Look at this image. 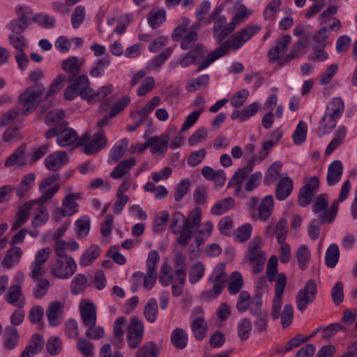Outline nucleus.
Segmentation results:
<instances>
[{
    "label": "nucleus",
    "mask_w": 357,
    "mask_h": 357,
    "mask_svg": "<svg viewBox=\"0 0 357 357\" xmlns=\"http://www.w3.org/2000/svg\"><path fill=\"white\" fill-rule=\"evenodd\" d=\"M203 212L199 206L191 209L185 216L181 211L174 212L171 218L169 229L176 242L186 245L195 238L197 246L203 244L212 235L214 226L211 220L202 222Z\"/></svg>",
    "instance_id": "obj_1"
},
{
    "label": "nucleus",
    "mask_w": 357,
    "mask_h": 357,
    "mask_svg": "<svg viewBox=\"0 0 357 357\" xmlns=\"http://www.w3.org/2000/svg\"><path fill=\"white\" fill-rule=\"evenodd\" d=\"M211 3L208 0L203 1L195 12L197 22L190 25V20L187 17H182L177 22V26L172 32V38L174 40H181V48L188 50L193 46L198 39L197 31L199 29L204 16L211 8Z\"/></svg>",
    "instance_id": "obj_2"
},
{
    "label": "nucleus",
    "mask_w": 357,
    "mask_h": 357,
    "mask_svg": "<svg viewBox=\"0 0 357 357\" xmlns=\"http://www.w3.org/2000/svg\"><path fill=\"white\" fill-rule=\"evenodd\" d=\"M261 29L257 24H249L231 37L229 40L222 43L218 48L209 53L206 59L200 64L198 70L208 68L212 63L225 55L229 50H238L243 45L257 35Z\"/></svg>",
    "instance_id": "obj_3"
},
{
    "label": "nucleus",
    "mask_w": 357,
    "mask_h": 357,
    "mask_svg": "<svg viewBox=\"0 0 357 357\" xmlns=\"http://www.w3.org/2000/svg\"><path fill=\"white\" fill-rule=\"evenodd\" d=\"M44 90L43 84L36 83L21 93L18 102L20 112L22 115H28L36 109L40 103Z\"/></svg>",
    "instance_id": "obj_4"
},
{
    "label": "nucleus",
    "mask_w": 357,
    "mask_h": 357,
    "mask_svg": "<svg viewBox=\"0 0 357 357\" xmlns=\"http://www.w3.org/2000/svg\"><path fill=\"white\" fill-rule=\"evenodd\" d=\"M327 207L328 198L326 195L321 194L315 197L313 202L312 211L318 215L322 223L333 222L337 215L339 208L337 202H333L329 209H328Z\"/></svg>",
    "instance_id": "obj_5"
},
{
    "label": "nucleus",
    "mask_w": 357,
    "mask_h": 357,
    "mask_svg": "<svg viewBox=\"0 0 357 357\" xmlns=\"http://www.w3.org/2000/svg\"><path fill=\"white\" fill-rule=\"evenodd\" d=\"M80 198L79 193H69L62 201V206L56 208L52 212V219L60 222L65 217H70L79 211V204L76 202Z\"/></svg>",
    "instance_id": "obj_6"
},
{
    "label": "nucleus",
    "mask_w": 357,
    "mask_h": 357,
    "mask_svg": "<svg viewBox=\"0 0 357 357\" xmlns=\"http://www.w3.org/2000/svg\"><path fill=\"white\" fill-rule=\"evenodd\" d=\"M292 40L291 36L285 34L280 37L275 42V45L271 47L268 53V58L271 63H278L280 66H283L289 61H286L288 54H286Z\"/></svg>",
    "instance_id": "obj_7"
},
{
    "label": "nucleus",
    "mask_w": 357,
    "mask_h": 357,
    "mask_svg": "<svg viewBox=\"0 0 357 357\" xmlns=\"http://www.w3.org/2000/svg\"><path fill=\"white\" fill-rule=\"evenodd\" d=\"M58 176L53 175L44 178L38 186L40 197L33 200L36 204L43 205L50 201L60 189V185L57 183Z\"/></svg>",
    "instance_id": "obj_8"
},
{
    "label": "nucleus",
    "mask_w": 357,
    "mask_h": 357,
    "mask_svg": "<svg viewBox=\"0 0 357 357\" xmlns=\"http://www.w3.org/2000/svg\"><path fill=\"white\" fill-rule=\"evenodd\" d=\"M317 293L316 282L314 280H309L296 296L298 310L301 312H304L307 309V305L315 300Z\"/></svg>",
    "instance_id": "obj_9"
},
{
    "label": "nucleus",
    "mask_w": 357,
    "mask_h": 357,
    "mask_svg": "<svg viewBox=\"0 0 357 357\" xmlns=\"http://www.w3.org/2000/svg\"><path fill=\"white\" fill-rule=\"evenodd\" d=\"M77 269V264L71 257L58 259L55 264L50 268L51 273L59 279H67L70 278Z\"/></svg>",
    "instance_id": "obj_10"
},
{
    "label": "nucleus",
    "mask_w": 357,
    "mask_h": 357,
    "mask_svg": "<svg viewBox=\"0 0 357 357\" xmlns=\"http://www.w3.org/2000/svg\"><path fill=\"white\" fill-rule=\"evenodd\" d=\"M228 10L233 14V17L229 22V31H233L236 26L243 23L253 14V10L247 7L241 1L234 2Z\"/></svg>",
    "instance_id": "obj_11"
},
{
    "label": "nucleus",
    "mask_w": 357,
    "mask_h": 357,
    "mask_svg": "<svg viewBox=\"0 0 357 357\" xmlns=\"http://www.w3.org/2000/svg\"><path fill=\"white\" fill-rule=\"evenodd\" d=\"M107 140L105 132L99 130L93 136L88 134L82 137V144L84 145V152L87 155H91L98 152L107 145Z\"/></svg>",
    "instance_id": "obj_12"
},
{
    "label": "nucleus",
    "mask_w": 357,
    "mask_h": 357,
    "mask_svg": "<svg viewBox=\"0 0 357 357\" xmlns=\"http://www.w3.org/2000/svg\"><path fill=\"white\" fill-rule=\"evenodd\" d=\"M144 326L142 321L137 317H132L129 323L126 339L130 349H136L142 342Z\"/></svg>",
    "instance_id": "obj_13"
},
{
    "label": "nucleus",
    "mask_w": 357,
    "mask_h": 357,
    "mask_svg": "<svg viewBox=\"0 0 357 357\" xmlns=\"http://www.w3.org/2000/svg\"><path fill=\"white\" fill-rule=\"evenodd\" d=\"M16 13L18 15L17 19L13 20L10 22L6 27L15 35L20 34L27 24V20L31 15V10L29 7L17 6Z\"/></svg>",
    "instance_id": "obj_14"
},
{
    "label": "nucleus",
    "mask_w": 357,
    "mask_h": 357,
    "mask_svg": "<svg viewBox=\"0 0 357 357\" xmlns=\"http://www.w3.org/2000/svg\"><path fill=\"white\" fill-rule=\"evenodd\" d=\"M203 49L204 47L202 44H196L188 54L183 55L176 61H172L169 63L170 67L173 68L180 65L183 68H186L195 63L203 57Z\"/></svg>",
    "instance_id": "obj_15"
},
{
    "label": "nucleus",
    "mask_w": 357,
    "mask_h": 357,
    "mask_svg": "<svg viewBox=\"0 0 357 357\" xmlns=\"http://www.w3.org/2000/svg\"><path fill=\"white\" fill-rule=\"evenodd\" d=\"M79 310L81 319L85 326L96 324V307L92 301L88 299L81 300L79 303Z\"/></svg>",
    "instance_id": "obj_16"
},
{
    "label": "nucleus",
    "mask_w": 357,
    "mask_h": 357,
    "mask_svg": "<svg viewBox=\"0 0 357 357\" xmlns=\"http://www.w3.org/2000/svg\"><path fill=\"white\" fill-rule=\"evenodd\" d=\"M137 187V185L135 183H132L129 180H126L121 184L118 188L116 195V201L113 206L114 213L116 214L121 213L129 200V197L126 194V192H127L130 188L136 189Z\"/></svg>",
    "instance_id": "obj_17"
},
{
    "label": "nucleus",
    "mask_w": 357,
    "mask_h": 357,
    "mask_svg": "<svg viewBox=\"0 0 357 357\" xmlns=\"http://www.w3.org/2000/svg\"><path fill=\"white\" fill-rule=\"evenodd\" d=\"M64 303L59 301L50 303L46 315L50 326H57L61 324L64 317Z\"/></svg>",
    "instance_id": "obj_18"
},
{
    "label": "nucleus",
    "mask_w": 357,
    "mask_h": 357,
    "mask_svg": "<svg viewBox=\"0 0 357 357\" xmlns=\"http://www.w3.org/2000/svg\"><path fill=\"white\" fill-rule=\"evenodd\" d=\"M220 10L215 8L211 15V20L214 21L213 34L214 37L219 40H222L229 35L232 31H229V23L226 24L227 18L224 15H218L216 13Z\"/></svg>",
    "instance_id": "obj_19"
},
{
    "label": "nucleus",
    "mask_w": 357,
    "mask_h": 357,
    "mask_svg": "<svg viewBox=\"0 0 357 357\" xmlns=\"http://www.w3.org/2000/svg\"><path fill=\"white\" fill-rule=\"evenodd\" d=\"M56 142L61 147L68 146L74 147L82 144V138H79L77 133L73 128H62L61 126L56 138Z\"/></svg>",
    "instance_id": "obj_20"
},
{
    "label": "nucleus",
    "mask_w": 357,
    "mask_h": 357,
    "mask_svg": "<svg viewBox=\"0 0 357 357\" xmlns=\"http://www.w3.org/2000/svg\"><path fill=\"white\" fill-rule=\"evenodd\" d=\"M23 255V250L20 247L12 246L8 249L1 262V266L6 269H12L17 266Z\"/></svg>",
    "instance_id": "obj_21"
},
{
    "label": "nucleus",
    "mask_w": 357,
    "mask_h": 357,
    "mask_svg": "<svg viewBox=\"0 0 357 357\" xmlns=\"http://www.w3.org/2000/svg\"><path fill=\"white\" fill-rule=\"evenodd\" d=\"M261 107V104L255 101L248 105L241 110H234L231 114L232 120H238L240 122H244L255 116Z\"/></svg>",
    "instance_id": "obj_22"
},
{
    "label": "nucleus",
    "mask_w": 357,
    "mask_h": 357,
    "mask_svg": "<svg viewBox=\"0 0 357 357\" xmlns=\"http://www.w3.org/2000/svg\"><path fill=\"white\" fill-rule=\"evenodd\" d=\"M293 186L292 179L287 174H282L275 189L276 199L280 201L286 199L291 195Z\"/></svg>",
    "instance_id": "obj_23"
},
{
    "label": "nucleus",
    "mask_w": 357,
    "mask_h": 357,
    "mask_svg": "<svg viewBox=\"0 0 357 357\" xmlns=\"http://www.w3.org/2000/svg\"><path fill=\"white\" fill-rule=\"evenodd\" d=\"M344 166L339 160H335L328 166L326 174V183L329 186H333L338 183L342 177Z\"/></svg>",
    "instance_id": "obj_24"
},
{
    "label": "nucleus",
    "mask_w": 357,
    "mask_h": 357,
    "mask_svg": "<svg viewBox=\"0 0 357 357\" xmlns=\"http://www.w3.org/2000/svg\"><path fill=\"white\" fill-rule=\"evenodd\" d=\"M68 161V157L64 151H56L49 155L44 160L45 167L52 172L59 169Z\"/></svg>",
    "instance_id": "obj_25"
},
{
    "label": "nucleus",
    "mask_w": 357,
    "mask_h": 357,
    "mask_svg": "<svg viewBox=\"0 0 357 357\" xmlns=\"http://www.w3.org/2000/svg\"><path fill=\"white\" fill-rule=\"evenodd\" d=\"M262 239L255 236L249 243L245 254V260L249 263H254L256 259L265 257L264 252L261 250Z\"/></svg>",
    "instance_id": "obj_26"
},
{
    "label": "nucleus",
    "mask_w": 357,
    "mask_h": 357,
    "mask_svg": "<svg viewBox=\"0 0 357 357\" xmlns=\"http://www.w3.org/2000/svg\"><path fill=\"white\" fill-rule=\"evenodd\" d=\"M34 204H36L35 202L31 200L25 202L19 207L12 225L13 230H17L27 222L29 218L30 211Z\"/></svg>",
    "instance_id": "obj_27"
},
{
    "label": "nucleus",
    "mask_w": 357,
    "mask_h": 357,
    "mask_svg": "<svg viewBox=\"0 0 357 357\" xmlns=\"http://www.w3.org/2000/svg\"><path fill=\"white\" fill-rule=\"evenodd\" d=\"M114 86L111 84H105L96 90L90 87L88 94L84 95V100L89 103H96L103 100L108 95L113 91Z\"/></svg>",
    "instance_id": "obj_28"
},
{
    "label": "nucleus",
    "mask_w": 357,
    "mask_h": 357,
    "mask_svg": "<svg viewBox=\"0 0 357 357\" xmlns=\"http://www.w3.org/2000/svg\"><path fill=\"white\" fill-rule=\"evenodd\" d=\"M287 284H284V278L279 280L278 284H275V297L272 305V317L278 319L280 316V309L282 305V296Z\"/></svg>",
    "instance_id": "obj_29"
},
{
    "label": "nucleus",
    "mask_w": 357,
    "mask_h": 357,
    "mask_svg": "<svg viewBox=\"0 0 357 357\" xmlns=\"http://www.w3.org/2000/svg\"><path fill=\"white\" fill-rule=\"evenodd\" d=\"M149 151L153 155H162L165 153L169 146V139L167 135L153 136L149 138Z\"/></svg>",
    "instance_id": "obj_30"
},
{
    "label": "nucleus",
    "mask_w": 357,
    "mask_h": 357,
    "mask_svg": "<svg viewBox=\"0 0 357 357\" xmlns=\"http://www.w3.org/2000/svg\"><path fill=\"white\" fill-rule=\"evenodd\" d=\"M129 324L124 317H119L114 323V340L113 344L116 347H120L123 343V335L126 331H128Z\"/></svg>",
    "instance_id": "obj_31"
},
{
    "label": "nucleus",
    "mask_w": 357,
    "mask_h": 357,
    "mask_svg": "<svg viewBox=\"0 0 357 357\" xmlns=\"http://www.w3.org/2000/svg\"><path fill=\"white\" fill-rule=\"evenodd\" d=\"M202 174L206 179L213 181L215 185L220 188L225 185L227 180L224 170H215L209 166H204L202 168Z\"/></svg>",
    "instance_id": "obj_32"
},
{
    "label": "nucleus",
    "mask_w": 357,
    "mask_h": 357,
    "mask_svg": "<svg viewBox=\"0 0 357 357\" xmlns=\"http://www.w3.org/2000/svg\"><path fill=\"white\" fill-rule=\"evenodd\" d=\"M161 98L159 96L153 97L141 109L131 112V117L143 121L153 109L161 104Z\"/></svg>",
    "instance_id": "obj_33"
},
{
    "label": "nucleus",
    "mask_w": 357,
    "mask_h": 357,
    "mask_svg": "<svg viewBox=\"0 0 357 357\" xmlns=\"http://www.w3.org/2000/svg\"><path fill=\"white\" fill-rule=\"evenodd\" d=\"M66 81V77L63 74H59L54 78L51 84L48 87L45 96V100L48 102L49 105L52 104L54 95L61 90Z\"/></svg>",
    "instance_id": "obj_34"
},
{
    "label": "nucleus",
    "mask_w": 357,
    "mask_h": 357,
    "mask_svg": "<svg viewBox=\"0 0 357 357\" xmlns=\"http://www.w3.org/2000/svg\"><path fill=\"white\" fill-rule=\"evenodd\" d=\"M3 345L8 350L15 349L20 342V335L14 327H7L2 337Z\"/></svg>",
    "instance_id": "obj_35"
},
{
    "label": "nucleus",
    "mask_w": 357,
    "mask_h": 357,
    "mask_svg": "<svg viewBox=\"0 0 357 357\" xmlns=\"http://www.w3.org/2000/svg\"><path fill=\"white\" fill-rule=\"evenodd\" d=\"M278 259L277 256L273 255L270 257L266 268L267 278L270 282H275V284H278L279 280L282 277L284 278V284H287V279L284 273H278Z\"/></svg>",
    "instance_id": "obj_36"
},
{
    "label": "nucleus",
    "mask_w": 357,
    "mask_h": 357,
    "mask_svg": "<svg viewBox=\"0 0 357 357\" xmlns=\"http://www.w3.org/2000/svg\"><path fill=\"white\" fill-rule=\"evenodd\" d=\"M26 164L25 147L20 146L5 161L6 168L13 167H22Z\"/></svg>",
    "instance_id": "obj_37"
},
{
    "label": "nucleus",
    "mask_w": 357,
    "mask_h": 357,
    "mask_svg": "<svg viewBox=\"0 0 357 357\" xmlns=\"http://www.w3.org/2000/svg\"><path fill=\"white\" fill-rule=\"evenodd\" d=\"M36 178V174L32 172L28 173L23 176L15 190L17 197H24L33 186Z\"/></svg>",
    "instance_id": "obj_38"
},
{
    "label": "nucleus",
    "mask_w": 357,
    "mask_h": 357,
    "mask_svg": "<svg viewBox=\"0 0 357 357\" xmlns=\"http://www.w3.org/2000/svg\"><path fill=\"white\" fill-rule=\"evenodd\" d=\"M6 301L18 307L24 305V299L22 296V287L20 285H11L6 295Z\"/></svg>",
    "instance_id": "obj_39"
},
{
    "label": "nucleus",
    "mask_w": 357,
    "mask_h": 357,
    "mask_svg": "<svg viewBox=\"0 0 357 357\" xmlns=\"http://www.w3.org/2000/svg\"><path fill=\"white\" fill-rule=\"evenodd\" d=\"M111 60L106 54L104 57L97 59L93 62L89 70V75L92 77H101L104 75L105 71L109 66Z\"/></svg>",
    "instance_id": "obj_40"
},
{
    "label": "nucleus",
    "mask_w": 357,
    "mask_h": 357,
    "mask_svg": "<svg viewBox=\"0 0 357 357\" xmlns=\"http://www.w3.org/2000/svg\"><path fill=\"white\" fill-rule=\"evenodd\" d=\"M84 63V59L72 56L62 61L61 68L68 74L77 75L79 73Z\"/></svg>",
    "instance_id": "obj_41"
},
{
    "label": "nucleus",
    "mask_w": 357,
    "mask_h": 357,
    "mask_svg": "<svg viewBox=\"0 0 357 357\" xmlns=\"http://www.w3.org/2000/svg\"><path fill=\"white\" fill-rule=\"evenodd\" d=\"M135 163L136 159L133 157L121 161L111 172V177L114 179H119L122 178L129 173L130 169L135 165Z\"/></svg>",
    "instance_id": "obj_42"
},
{
    "label": "nucleus",
    "mask_w": 357,
    "mask_h": 357,
    "mask_svg": "<svg viewBox=\"0 0 357 357\" xmlns=\"http://www.w3.org/2000/svg\"><path fill=\"white\" fill-rule=\"evenodd\" d=\"M166 16L167 13L165 8H153L149 12L147 21L152 29H156L166 21Z\"/></svg>",
    "instance_id": "obj_43"
},
{
    "label": "nucleus",
    "mask_w": 357,
    "mask_h": 357,
    "mask_svg": "<svg viewBox=\"0 0 357 357\" xmlns=\"http://www.w3.org/2000/svg\"><path fill=\"white\" fill-rule=\"evenodd\" d=\"M101 250L99 246L92 245L88 248L82 255L79 263L81 266L91 265L100 255Z\"/></svg>",
    "instance_id": "obj_44"
},
{
    "label": "nucleus",
    "mask_w": 357,
    "mask_h": 357,
    "mask_svg": "<svg viewBox=\"0 0 357 357\" xmlns=\"http://www.w3.org/2000/svg\"><path fill=\"white\" fill-rule=\"evenodd\" d=\"M235 205L232 197H227L215 202L210 208V212L214 215H220L227 213Z\"/></svg>",
    "instance_id": "obj_45"
},
{
    "label": "nucleus",
    "mask_w": 357,
    "mask_h": 357,
    "mask_svg": "<svg viewBox=\"0 0 357 357\" xmlns=\"http://www.w3.org/2000/svg\"><path fill=\"white\" fill-rule=\"evenodd\" d=\"M173 52V48L167 47L160 54L151 59L146 64V69L149 71L158 70L159 68L165 63L166 60L170 56Z\"/></svg>",
    "instance_id": "obj_46"
},
{
    "label": "nucleus",
    "mask_w": 357,
    "mask_h": 357,
    "mask_svg": "<svg viewBox=\"0 0 357 357\" xmlns=\"http://www.w3.org/2000/svg\"><path fill=\"white\" fill-rule=\"evenodd\" d=\"M344 109V100L340 97H334L328 102L325 111L340 119Z\"/></svg>",
    "instance_id": "obj_47"
},
{
    "label": "nucleus",
    "mask_w": 357,
    "mask_h": 357,
    "mask_svg": "<svg viewBox=\"0 0 357 357\" xmlns=\"http://www.w3.org/2000/svg\"><path fill=\"white\" fill-rule=\"evenodd\" d=\"M128 145V140L121 139L116 142L110 151L109 162L114 163L118 162L125 153Z\"/></svg>",
    "instance_id": "obj_48"
},
{
    "label": "nucleus",
    "mask_w": 357,
    "mask_h": 357,
    "mask_svg": "<svg viewBox=\"0 0 357 357\" xmlns=\"http://www.w3.org/2000/svg\"><path fill=\"white\" fill-rule=\"evenodd\" d=\"M282 164L280 162H275L267 169L264 183L266 185H270L280 178Z\"/></svg>",
    "instance_id": "obj_49"
},
{
    "label": "nucleus",
    "mask_w": 357,
    "mask_h": 357,
    "mask_svg": "<svg viewBox=\"0 0 357 357\" xmlns=\"http://www.w3.org/2000/svg\"><path fill=\"white\" fill-rule=\"evenodd\" d=\"M274 206L273 196L267 195L261 200L259 206V216L261 220H266L271 216Z\"/></svg>",
    "instance_id": "obj_50"
},
{
    "label": "nucleus",
    "mask_w": 357,
    "mask_h": 357,
    "mask_svg": "<svg viewBox=\"0 0 357 357\" xmlns=\"http://www.w3.org/2000/svg\"><path fill=\"white\" fill-rule=\"evenodd\" d=\"M252 329V321L249 318H243L236 324L237 335L241 341H245L250 338Z\"/></svg>",
    "instance_id": "obj_51"
},
{
    "label": "nucleus",
    "mask_w": 357,
    "mask_h": 357,
    "mask_svg": "<svg viewBox=\"0 0 357 357\" xmlns=\"http://www.w3.org/2000/svg\"><path fill=\"white\" fill-rule=\"evenodd\" d=\"M338 120L339 119L325 111L324 116L319 122L320 131L324 135L331 133L336 126Z\"/></svg>",
    "instance_id": "obj_52"
},
{
    "label": "nucleus",
    "mask_w": 357,
    "mask_h": 357,
    "mask_svg": "<svg viewBox=\"0 0 357 357\" xmlns=\"http://www.w3.org/2000/svg\"><path fill=\"white\" fill-rule=\"evenodd\" d=\"M75 232L79 238H83L88 236L90 227L91 220L89 215H84L78 218L75 222Z\"/></svg>",
    "instance_id": "obj_53"
},
{
    "label": "nucleus",
    "mask_w": 357,
    "mask_h": 357,
    "mask_svg": "<svg viewBox=\"0 0 357 357\" xmlns=\"http://www.w3.org/2000/svg\"><path fill=\"white\" fill-rule=\"evenodd\" d=\"M74 88L79 92V96L84 100L85 96L88 94L89 89L91 87V82L89 77L85 75H81L77 77L71 84Z\"/></svg>",
    "instance_id": "obj_54"
},
{
    "label": "nucleus",
    "mask_w": 357,
    "mask_h": 357,
    "mask_svg": "<svg viewBox=\"0 0 357 357\" xmlns=\"http://www.w3.org/2000/svg\"><path fill=\"white\" fill-rule=\"evenodd\" d=\"M76 347L82 357H95L94 345L89 340L83 337L78 338Z\"/></svg>",
    "instance_id": "obj_55"
},
{
    "label": "nucleus",
    "mask_w": 357,
    "mask_h": 357,
    "mask_svg": "<svg viewBox=\"0 0 357 357\" xmlns=\"http://www.w3.org/2000/svg\"><path fill=\"white\" fill-rule=\"evenodd\" d=\"M171 341L172 344L178 349H184L188 344L187 333L182 328H176L172 333Z\"/></svg>",
    "instance_id": "obj_56"
},
{
    "label": "nucleus",
    "mask_w": 357,
    "mask_h": 357,
    "mask_svg": "<svg viewBox=\"0 0 357 357\" xmlns=\"http://www.w3.org/2000/svg\"><path fill=\"white\" fill-rule=\"evenodd\" d=\"M191 327L196 340H202L204 338L208 330V325L204 318L198 317L195 319Z\"/></svg>",
    "instance_id": "obj_57"
},
{
    "label": "nucleus",
    "mask_w": 357,
    "mask_h": 357,
    "mask_svg": "<svg viewBox=\"0 0 357 357\" xmlns=\"http://www.w3.org/2000/svg\"><path fill=\"white\" fill-rule=\"evenodd\" d=\"M50 218L48 210L43 205H38L37 210L31 220L33 227H40L47 222Z\"/></svg>",
    "instance_id": "obj_58"
},
{
    "label": "nucleus",
    "mask_w": 357,
    "mask_h": 357,
    "mask_svg": "<svg viewBox=\"0 0 357 357\" xmlns=\"http://www.w3.org/2000/svg\"><path fill=\"white\" fill-rule=\"evenodd\" d=\"M185 280V271L180 268L175 272V278L172 281V294L174 296H179L183 292V286Z\"/></svg>",
    "instance_id": "obj_59"
},
{
    "label": "nucleus",
    "mask_w": 357,
    "mask_h": 357,
    "mask_svg": "<svg viewBox=\"0 0 357 357\" xmlns=\"http://www.w3.org/2000/svg\"><path fill=\"white\" fill-rule=\"evenodd\" d=\"M252 226L250 223H245L239 226L234 232V239L238 243L248 241L252 233Z\"/></svg>",
    "instance_id": "obj_60"
},
{
    "label": "nucleus",
    "mask_w": 357,
    "mask_h": 357,
    "mask_svg": "<svg viewBox=\"0 0 357 357\" xmlns=\"http://www.w3.org/2000/svg\"><path fill=\"white\" fill-rule=\"evenodd\" d=\"M311 257L310 251L306 245H301L296 251V259L301 269L305 270Z\"/></svg>",
    "instance_id": "obj_61"
},
{
    "label": "nucleus",
    "mask_w": 357,
    "mask_h": 357,
    "mask_svg": "<svg viewBox=\"0 0 357 357\" xmlns=\"http://www.w3.org/2000/svg\"><path fill=\"white\" fill-rule=\"evenodd\" d=\"M144 314L146 319L150 323H154L158 315V306L155 298L150 299L144 307Z\"/></svg>",
    "instance_id": "obj_62"
},
{
    "label": "nucleus",
    "mask_w": 357,
    "mask_h": 357,
    "mask_svg": "<svg viewBox=\"0 0 357 357\" xmlns=\"http://www.w3.org/2000/svg\"><path fill=\"white\" fill-rule=\"evenodd\" d=\"M340 257L339 248L336 244H331L327 249L325 255L326 264L329 268H334Z\"/></svg>",
    "instance_id": "obj_63"
},
{
    "label": "nucleus",
    "mask_w": 357,
    "mask_h": 357,
    "mask_svg": "<svg viewBox=\"0 0 357 357\" xmlns=\"http://www.w3.org/2000/svg\"><path fill=\"white\" fill-rule=\"evenodd\" d=\"M243 279L242 275L238 272H233L229 277L228 291L231 294H236L242 288Z\"/></svg>",
    "instance_id": "obj_64"
}]
</instances>
